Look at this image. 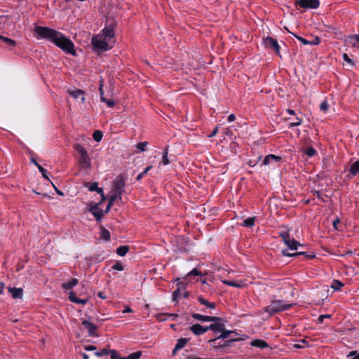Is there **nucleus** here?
I'll use <instances>...</instances> for the list:
<instances>
[{
	"label": "nucleus",
	"mask_w": 359,
	"mask_h": 359,
	"mask_svg": "<svg viewBox=\"0 0 359 359\" xmlns=\"http://www.w3.org/2000/svg\"><path fill=\"white\" fill-rule=\"evenodd\" d=\"M34 32L38 39L50 41L67 54L76 55L74 43L62 33L48 27L36 26Z\"/></svg>",
	"instance_id": "obj_1"
},
{
	"label": "nucleus",
	"mask_w": 359,
	"mask_h": 359,
	"mask_svg": "<svg viewBox=\"0 0 359 359\" xmlns=\"http://www.w3.org/2000/svg\"><path fill=\"white\" fill-rule=\"evenodd\" d=\"M73 147L79 154L77 161L79 166L83 169H90L91 168V159L84 147L81 144H75Z\"/></svg>",
	"instance_id": "obj_2"
},
{
	"label": "nucleus",
	"mask_w": 359,
	"mask_h": 359,
	"mask_svg": "<svg viewBox=\"0 0 359 359\" xmlns=\"http://www.w3.org/2000/svg\"><path fill=\"white\" fill-rule=\"evenodd\" d=\"M292 306V304H285L282 300H273L270 305L266 307V312L269 314L276 313L290 309Z\"/></svg>",
	"instance_id": "obj_3"
},
{
	"label": "nucleus",
	"mask_w": 359,
	"mask_h": 359,
	"mask_svg": "<svg viewBox=\"0 0 359 359\" xmlns=\"http://www.w3.org/2000/svg\"><path fill=\"white\" fill-rule=\"evenodd\" d=\"M279 236L282 238L284 243L291 250H297L298 246L302 245L294 238H291L288 231H284L278 233Z\"/></svg>",
	"instance_id": "obj_4"
},
{
	"label": "nucleus",
	"mask_w": 359,
	"mask_h": 359,
	"mask_svg": "<svg viewBox=\"0 0 359 359\" xmlns=\"http://www.w3.org/2000/svg\"><path fill=\"white\" fill-rule=\"evenodd\" d=\"M126 177L123 175H118L113 182V191L118 194L119 199L121 200V195L126 185Z\"/></svg>",
	"instance_id": "obj_5"
},
{
	"label": "nucleus",
	"mask_w": 359,
	"mask_h": 359,
	"mask_svg": "<svg viewBox=\"0 0 359 359\" xmlns=\"http://www.w3.org/2000/svg\"><path fill=\"white\" fill-rule=\"evenodd\" d=\"M218 325H222V328H223L222 330L218 331V333H220V334L215 337V338L209 339L208 341V343H209V344L215 343L219 339H227L231 334H236V335H238V334L235 331L227 330L225 329V325H224V320L222 318H221V320L218 321Z\"/></svg>",
	"instance_id": "obj_6"
},
{
	"label": "nucleus",
	"mask_w": 359,
	"mask_h": 359,
	"mask_svg": "<svg viewBox=\"0 0 359 359\" xmlns=\"http://www.w3.org/2000/svg\"><path fill=\"white\" fill-rule=\"evenodd\" d=\"M92 44L96 51H106L110 48L105 39H102L99 36L93 37Z\"/></svg>",
	"instance_id": "obj_7"
},
{
	"label": "nucleus",
	"mask_w": 359,
	"mask_h": 359,
	"mask_svg": "<svg viewBox=\"0 0 359 359\" xmlns=\"http://www.w3.org/2000/svg\"><path fill=\"white\" fill-rule=\"evenodd\" d=\"M299 6L304 9H316L320 6L319 0H297L295 6Z\"/></svg>",
	"instance_id": "obj_8"
},
{
	"label": "nucleus",
	"mask_w": 359,
	"mask_h": 359,
	"mask_svg": "<svg viewBox=\"0 0 359 359\" xmlns=\"http://www.w3.org/2000/svg\"><path fill=\"white\" fill-rule=\"evenodd\" d=\"M141 355V351H136L129 354L127 357H121L117 351H113L111 352V359H140Z\"/></svg>",
	"instance_id": "obj_9"
},
{
	"label": "nucleus",
	"mask_w": 359,
	"mask_h": 359,
	"mask_svg": "<svg viewBox=\"0 0 359 359\" xmlns=\"http://www.w3.org/2000/svg\"><path fill=\"white\" fill-rule=\"evenodd\" d=\"M264 43L266 47L273 48L277 55H280V46L276 39L271 36H267L264 39Z\"/></svg>",
	"instance_id": "obj_10"
},
{
	"label": "nucleus",
	"mask_w": 359,
	"mask_h": 359,
	"mask_svg": "<svg viewBox=\"0 0 359 359\" xmlns=\"http://www.w3.org/2000/svg\"><path fill=\"white\" fill-rule=\"evenodd\" d=\"M81 324L88 330L90 337H98L99 334L95 332L97 326L87 320H82Z\"/></svg>",
	"instance_id": "obj_11"
},
{
	"label": "nucleus",
	"mask_w": 359,
	"mask_h": 359,
	"mask_svg": "<svg viewBox=\"0 0 359 359\" xmlns=\"http://www.w3.org/2000/svg\"><path fill=\"white\" fill-rule=\"evenodd\" d=\"M192 318L201 322L220 321L221 318L217 316H204L199 313H192Z\"/></svg>",
	"instance_id": "obj_12"
},
{
	"label": "nucleus",
	"mask_w": 359,
	"mask_h": 359,
	"mask_svg": "<svg viewBox=\"0 0 359 359\" xmlns=\"http://www.w3.org/2000/svg\"><path fill=\"white\" fill-rule=\"evenodd\" d=\"M212 323L208 326H203V333H205L208 330H211L214 334H217L218 331L222 330V325H218V321H212Z\"/></svg>",
	"instance_id": "obj_13"
},
{
	"label": "nucleus",
	"mask_w": 359,
	"mask_h": 359,
	"mask_svg": "<svg viewBox=\"0 0 359 359\" xmlns=\"http://www.w3.org/2000/svg\"><path fill=\"white\" fill-rule=\"evenodd\" d=\"M98 203H95L90 208V212L95 217L97 221L101 220L104 216V212L101 209L98 208Z\"/></svg>",
	"instance_id": "obj_14"
},
{
	"label": "nucleus",
	"mask_w": 359,
	"mask_h": 359,
	"mask_svg": "<svg viewBox=\"0 0 359 359\" xmlns=\"http://www.w3.org/2000/svg\"><path fill=\"white\" fill-rule=\"evenodd\" d=\"M240 339H237V338H234V339H227L226 340L223 344H221V343H218L217 344H215V343H212L210 344L211 346H212L213 349L214 350H219L220 348H224V347H227V346H231V344L234 342V341H239Z\"/></svg>",
	"instance_id": "obj_15"
},
{
	"label": "nucleus",
	"mask_w": 359,
	"mask_h": 359,
	"mask_svg": "<svg viewBox=\"0 0 359 359\" xmlns=\"http://www.w3.org/2000/svg\"><path fill=\"white\" fill-rule=\"evenodd\" d=\"M85 187L88 188L89 191H97L98 194L101 195L102 199H104L103 189L102 188L98 187L97 182H87L85 184Z\"/></svg>",
	"instance_id": "obj_16"
},
{
	"label": "nucleus",
	"mask_w": 359,
	"mask_h": 359,
	"mask_svg": "<svg viewBox=\"0 0 359 359\" xmlns=\"http://www.w3.org/2000/svg\"><path fill=\"white\" fill-rule=\"evenodd\" d=\"M189 340V338L179 339L177 341V344H175L174 349L172 350V354L175 355L179 350L183 348L186 346Z\"/></svg>",
	"instance_id": "obj_17"
},
{
	"label": "nucleus",
	"mask_w": 359,
	"mask_h": 359,
	"mask_svg": "<svg viewBox=\"0 0 359 359\" xmlns=\"http://www.w3.org/2000/svg\"><path fill=\"white\" fill-rule=\"evenodd\" d=\"M67 93L69 95L73 97L74 99H78V98L81 97V102H85L86 98L84 96L85 93L83 90H80V89L68 90Z\"/></svg>",
	"instance_id": "obj_18"
},
{
	"label": "nucleus",
	"mask_w": 359,
	"mask_h": 359,
	"mask_svg": "<svg viewBox=\"0 0 359 359\" xmlns=\"http://www.w3.org/2000/svg\"><path fill=\"white\" fill-rule=\"evenodd\" d=\"M69 299L73 302V303H75V304H82V305H84L86 304L88 301V299H79L76 297V294H75V292H70L69 294Z\"/></svg>",
	"instance_id": "obj_19"
},
{
	"label": "nucleus",
	"mask_w": 359,
	"mask_h": 359,
	"mask_svg": "<svg viewBox=\"0 0 359 359\" xmlns=\"http://www.w3.org/2000/svg\"><path fill=\"white\" fill-rule=\"evenodd\" d=\"M281 160V157L273 154H269L265 156L262 165H269L271 161L279 162Z\"/></svg>",
	"instance_id": "obj_20"
},
{
	"label": "nucleus",
	"mask_w": 359,
	"mask_h": 359,
	"mask_svg": "<svg viewBox=\"0 0 359 359\" xmlns=\"http://www.w3.org/2000/svg\"><path fill=\"white\" fill-rule=\"evenodd\" d=\"M8 291L14 299H21L23 296L22 288L8 287Z\"/></svg>",
	"instance_id": "obj_21"
},
{
	"label": "nucleus",
	"mask_w": 359,
	"mask_h": 359,
	"mask_svg": "<svg viewBox=\"0 0 359 359\" xmlns=\"http://www.w3.org/2000/svg\"><path fill=\"white\" fill-rule=\"evenodd\" d=\"M198 301L201 304L205 306L208 309H215L216 307V304L215 302H210L202 296L198 297Z\"/></svg>",
	"instance_id": "obj_22"
},
{
	"label": "nucleus",
	"mask_w": 359,
	"mask_h": 359,
	"mask_svg": "<svg viewBox=\"0 0 359 359\" xmlns=\"http://www.w3.org/2000/svg\"><path fill=\"white\" fill-rule=\"evenodd\" d=\"M79 283V280L77 278H72L69 282L64 283L62 285V288L65 290H69L72 289L75 285H76Z\"/></svg>",
	"instance_id": "obj_23"
},
{
	"label": "nucleus",
	"mask_w": 359,
	"mask_h": 359,
	"mask_svg": "<svg viewBox=\"0 0 359 359\" xmlns=\"http://www.w3.org/2000/svg\"><path fill=\"white\" fill-rule=\"evenodd\" d=\"M189 330L196 336H199V335H201L203 334V325H201L198 323L192 325L189 327Z\"/></svg>",
	"instance_id": "obj_24"
},
{
	"label": "nucleus",
	"mask_w": 359,
	"mask_h": 359,
	"mask_svg": "<svg viewBox=\"0 0 359 359\" xmlns=\"http://www.w3.org/2000/svg\"><path fill=\"white\" fill-rule=\"evenodd\" d=\"M250 344L252 346L260 348H262V349L269 346L268 344L265 341H264L262 339H255V340H253L250 343Z\"/></svg>",
	"instance_id": "obj_25"
},
{
	"label": "nucleus",
	"mask_w": 359,
	"mask_h": 359,
	"mask_svg": "<svg viewBox=\"0 0 359 359\" xmlns=\"http://www.w3.org/2000/svg\"><path fill=\"white\" fill-rule=\"evenodd\" d=\"M349 173L351 175H356L359 173V161H356L353 162L351 165L348 170Z\"/></svg>",
	"instance_id": "obj_26"
},
{
	"label": "nucleus",
	"mask_w": 359,
	"mask_h": 359,
	"mask_svg": "<svg viewBox=\"0 0 359 359\" xmlns=\"http://www.w3.org/2000/svg\"><path fill=\"white\" fill-rule=\"evenodd\" d=\"M255 217H250L243 220L241 225L243 226L247 227V228H251L255 226Z\"/></svg>",
	"instance_id": "obj_27"
},
{
	"label": "nucleus",
	"mask_w": 359,
	"mask_h": 359,
	"mask_svg": "<svg viewBox=\"0 0 359 359\" xmlns=\"http://www.w3.org/2000/svg\"><path fill=\"white\" fill-rule=\"evenodd\" d=\"M100 238L107 241L110 240V232L104 226L100 227Z\"/></svg>",
	"instance_id": "obj_28"
},
{
	"label": "nucleus",
	"mask_w": 359,
	"mask_h": 359,
	"mask_svg": "<svg viewBox=\"0 0 359 359\" xmlns=\"http://www.w3.org/2000/svg\"><path fill=\"white\" fill-rule=\"evenodd\" d=\"M129 251V247L128 245H121L116 248V252L118 255L123 257Z\"/></svg>",
	"instance_id": "obj_29"
},
{
	"label": "nucleus",
	"mask_w": 359,
	"mask_h": 359,
	"mask_svg": "<svg viewBox=\"0 0 359 359\" xmlns=\"http://www.w3.org/2000/svg\"><path fill=\"white\" fill-rule=\"evenodd\" d=\"M223 283L226 285L233 286V287H235L237 288H241L244 286V284L242 282H236V281L230 280H224Z\"/></svg>",
	"instance_id": "obj_30"
},
{
	"label": "nucleus",
	"mask_w": 359,
	"mask_h": 359,
	"mask_svg": "<svg viewBox=\"0 0 359 359\" xmlns=\"http://www.w3.org/2000/svg\"><path fill=\"white\" fill-rule=\"evenodd\" d=\"M102 34L104 36V39H111L114 37V30L109 27H105L102 29Z\"/></svg>",
	"instance_id": "obj_31"
},
{
	"label": "nucleus",
	"mask_w": 359,
	"mask_h": 359,
	"mask_svg": "<svg viewBox=\"0 0 359 359\" xmlns=\"http://www.w3.org/2000/svg\"><path fill=\"white\" fill-rule=\"evenodd\" d=\"M168 147L166 146L163 149V156H162V164L163 165H167L170 163V161L168 157Z\"/></svg>",
	"instance_id": "obj_32"
},
{
	"label": "nucleus",
	"mask_w": 359,
	"mask_h": 359,
	"mask_svg": "<svg viewBox=\"0 0 359 359\" xmlns=\"http://www.w3.org/2000/svg\"><path fill=\"white\" fill-rule=\"evenodd\" d=\"M0 39L7 46H11V47H15L16 46V41L11 39H9V38H7V37H5V36H1L0 35Z\"/></svg>",
	"instance_id": "obj_33"
},
{
	"label": "nucleus",
	"mask_w": 359,
	"mask_h": 359,
	"mask_svg": "<svg viewBox=\"0 0 359 359\" xmlns=\"http://www.w3.org/2000/svg\"><path fill=\"white\" fill-rule=\"evenodd\" d=\"M303 119L297 116H296L295 118L294 119V121L290 122L288 124V127L290 128L299 126L302 123Z\"/></svg>",
	"instance_id": "obj_34"
},
{
	"label": "nucleus",
	"mask_w": 359,
	"mask_h": 359,
	"mask_svg": "<svg viewBox=\"0 0 359 359\" xmlns=\"http://www.w3.org/2000/svg\"><path fill=\"white\" fill-rule=\"evenodd\" d=\"M349 42L353 47L359 48V37L355 34L349 37Z\"/></svg>",
	"instance_id": "obj_35"
},
{
	"label": "nucleus",
	"mask_w": 359,
	"mask_h": 359,
	"mask_svg": "<svg viewBox=\"0 0 359 359\" xmlns=\"http://www.w3.org/2000/svg\"><path fill=\"white\" fill-rule=\"evenodd\" d=\"M113 351H115L114 349H111V350H107V348H103L100 351H96L95 353V355L97 357H102L103 355H108V354H110V356H111V352Z\"/></svg>",
	"instance_id": "obj_36"
},
{
	"label": "nucleus",
	"mask_w": 359,
	"mask_h": 359,
	"mask_svg": "<svg viewBox=\"0 0 359 359\" xmlns=\"http://www.w3.org/2000/svg\"><path fill=\"white\" fill-rule=\"evenodd\" d=\"M344 286V283L339 280H334L331 285V287L334 290H339Z\"/></svg>",
	"instance_id": "obj_37"
},
{
	"label": "nucleus",
	"mask_w": 359,
	"mask_h": 359,
	"mask_svg": "<svg viewBox=\"0 0 359 359\" xmlns=\"http://www.w3.org/2000/svg\"><path fill=\"white\" fill-rule=\"evenodd\" d=\"M304 153L306 154L309 157H313L316 154V150L313 147H309L305 149Z\"/></svg>",
	"instance_id": "obj_38"
},
{
	"label": "nucleus",
	"mask_w": 359,
	"mask_h": 359,
	"mask_svg": "<svg viewBox=\"0 0 359 359\" xmlns=\"http://www.w3.org/2000/svg\"><path fill=\"white\" fill-rule=\"evenodd\" d=\"M102 133L100 130H95L93 134V137L95 142H100L102 138Z\"/></svg>",
	"instance_id": "obj_39"
},
{
	"label": "nucleus",
	"mask_w": 359,
	"mask_h": 359,
	"mask_svg": "<svg viewBox=\"0 0 359 359\" xmlns=\"http://www.w3.org/2000/svg\"><path fill=\"white\" fill-rule=\"evenodd\" d=\"M148 145V142H140L136 144V148L140 151H144L146 150V147Z\"/></svg>",
	"instance_id": "obj_40"
},
{
	"label": "nucleus",
	"mask_w": 359,
	"mask_h": 359,
	"mask_svg": "<svg viewBox=\"0 0 359 359\" xmlns=\"http://www.w3.org/2000/svg\"><path fill=\"white\" fill-rule=\"evenodd\" d=\"M152 168V165H149V166H147L144 170L143 172H142L141 173H140L137 177V180H140L141 179L143 178V177Z\"/></svg>",
	"instance_id": "obj_41"
},
{
	"label": "nucleus",
	"mask_w": 359,
	"mask_h": 359,
	"mask_svg": "<svg viewBox=\"0 0 359 359\" xmlns=\"http://www.w3.org/2000/svg\"><path fill=\"white\" fill-rule=\"evenodd\" d=\"M101 101L105 102L109 107H113L115 105V102L113 100H107L104 96L101 97Z\"/></svg>",
	"instance_id": "obj_42"
},
{
	"label": "nucleus",
	"mask_w": 359,
	"mask_h": 359,
	"mask_svg": "<svg viewBox=\"0 0 359 359\" xmlns=\"http://www.w3.org/2000/svg\"><path fill=\"white\" fill-rule=\"evenodd\" d=\"M347 357L349 359H359V353L357 351H352L349 352Z\"/></svg>",
	"instance_id": "obj_43"
},
{
	"label": "nucleus",
	"mask_w": 359,
	"mask_h": 359,
	"mask_svg": "<svg viewBox=\"0 0 359 359\" xmlns=\"http://www.w3.org/2000/svg\"><path fill=\"white\" fill-rule=\"evenodd\" d=\"M180 294H181L180 290L178 287L172 293V301L173 302H177Z\"/></svg>",
	"instance_id": "obj_44"
},
{
	"label": "nucleus",
	"mask_w": 359,
	"mask_h": 359,
	"mask_svg": "<svg viewBox=\"0 0 359 359\" xmlns=\"http://www.w3.org/2000/svg\"><path fill=\"white\" fill-rule=\"evenodd\" d=\"M302 252L290 253L287 250H282V255L286 257H297L299 256Z\"/></svg>",
	"instance_id": "obj_45"
},
{
	"label": "nucleus",
	"mask_w": 359,
	"mask_h": 359,
	"mask_svg": "<svg viewBox=\"0 0 359 359\" xmlns=\"http://www.w3.org/2000/svg\"><path fill=\"white\" fill-rule=\"evenodd\" d=\"M112 269L116 271H123L124 269V266L120 262H116L113 266Z\"/></svg>",
	"instance_id": "obj_46"
},
{
	"label": "nucleus",
	"mask_w": 359,
	"mask_h": 359,
	"mask_svg": "<svg viewBox=\"0 0 359 359\" xmlns=\"http://www.w3.org/2000/svg\"><path fill=\"white\" fill-rule=\"evenodd\" d=\"M329 108V104L327 103V100H324L321 102L320 105V110L323 111L324 112H326Z\"/></svg>",
	"instance_id": "obj_47"
},
{
	"label": "nucleus",
	"mask_w": 359,
	"mask_h": 359,
	"mask_svg": "<svg viewBox=\"0 0 359 359\" xmlns=\"http://www.w3.org/2000/svg\"><path fill=\"white\" fill-rule=\"evenodd\" d=\"M302 254L299 255H304L306 259H312L316 257L315 254L313 253H309L306 252H301Z\"/></svg>",
	"instance_id": "obj_48"
},
{
	"label": "nucleus",
	"mask_w": 359,
	"mask_h": 359,
	"mask_svg": "<svg viewBox=\"0 0 359 359\" xmlns=\"http://www.w3.org/2000/svg\"><path fill=\"white\" fill-rule=\"evenodd\" d=\"M114 193L113 194H111L110 196H109V202L110 203H114V202L117 200L118 198H119V196H118V194L116 191H114Z\"/></svg>",
	"instance_id": "obj_49"
},
{
	"label": "nucleus",
	"mask_w": 359,
	"mask_h": 359,
	"mask_svg": "<svg viewBox=\"0 0 359 359\" xmlns=\"http://www.w3.org/2000/svg\"><path fill=\"white\" fill-rule=\"evenodd\" d=\"M300 42H302L304 45H310V41H308L307 39L300 36H297L294 34H292Z\"/></svg>",
	"instance_id": "obj_50"
},
{
	"label": "nucleus",
	"mask_w": 359,
	"mask_h": 359,
	"mask_svg": "<svg viewBox=\"0 0 359 359\" xmlns=\"http://www.w3.org/2000/svg\"><path fill=\"white\" fill-rule=\"evenodd\" d=\"M201 274V271H199L196 268H194V269H192L190 272H189L187 273V276H200Z\"/></svg>",
	"instance_id": "obj_51"
},
{
	"label": "nucleus",
	"mask_w": 359,
	"mask_h": 359,
	"mask_svg": "<svg viewBox=\"0 0 359 359\" xmlns=\"http://www.w3.org/2000/svg\"><path fill=\"white\" fill-rule=\"evenodd\" d=\"M343 59H344V61L348 62L351 66H354L355 65V63L353 62V61L351 59L349 58L348 55L346 53H344L343 54Z\"/></svg>",
	"instance_id": "obj_52"
},
{
	"label": "nucleus",
	"mask_w": 359,
	"mask_h": 359,
	"mask_svg": "<svg viewBox=\"0 0 359 359\" xmlns=\"http://www.w3.org/2000/svg\"><path fill=\"white\" fill-rule=\"evenodd\" d=\"M39 170L41 173L42 177L43 178L46 179V180H48V171L45 168H43V167H41Z\"/></svg>",
	"instance_id": "obj_53"
},
{
	"label": "nucleus",
	"mask_w": 359,
	"mask_h": 359,
	"mask_svg": "<svg viewBox=\"0 0 359 359\" xmlns=\"http://www.w3.org/2000/svg\"><path fill=\"white\" fill-rule=\"evenodd\" d=\"M314 195H316V197H317L319 200H320L322 202H325V199L323 198V194H322L320 191H314Z\"/></svg>",
	"instance_id": "obj_54"
},
{
	"label": "nucleus",
	"mask_w": 359,
	"mask_h": 359,
	"mask_svg": "<svg viewBox=\"0 0 359 359\" xmlns=\"http://www.w3.org/2000/svg\"><path fill=\"white\" fill-rule=\"evenodd\" d=\"M331 317L330 315H328V314H326V315H320L318 318V322L319 323H323V320H325V318H330Z\"/></svg>",
	"instance_id": "obj_55"
},
{
	"label": "nucleus",
	"mask_w": 359,
	"mask_h": 359,
	"mask_svg": "<svg viewBox=\"0 0 359 359\" xmlns=\"http://www.w3.org/2000/svg\"><path fill=\"white\" fill-rule=\"evenodd\" d=\"M320 42V39L318 36H316L313 41H310V45H318Z\"/></svg>",
	"instance_id": "obj_56"
},
{
	"label": "nucleus",
	"mask_w": 359,
	"mask_h": 359,
	"mask_svg": "<svg viewBox=\"0 0 359 359\" xmlns=\"http://www.w3.org/2000/svg\"><path fill=\"white\" fill-rule=\"evenodd\" d=\"M84 349L88 351H94V350H96V346H93V345H87V346H84Z\"/></svg>",
	"instance_id": "obj_57"
},
{
	"label": "nucleus",
	"mask_w": 359,
	"mask_h": 359,
	"mask_svg": "<svg viewBox=\"0 0 359 359\" xmlns=\"http://www.w3.org/2000/svg\"><path fill=\"white\" fill-rule=\"evenodd\" d=\"M340 223V219L339 218H337L334 219L332 222L333 226L336 230H338L337 225Z\"/></svg>",
	"instance_id": "obj_58"
},
{
	"label": "nucleus",
	"mask_w": 359,
	"mask_h": 359,
	"mask_svg": "<svg viewBox=\"0 0 359 359\" xmlns=\"http://www.w3.org/2000/svg\"><path fill=\"white\" fill-rule=\"evenodd\" d=\"M218 132V126H216L214 130L212 131V133L208 135V137H212L216 135V134Z\"/></svg>",
	"instance_id": "obj_59"
},
{
	"label": "nucleus",
	"mask_w": 359,
	"mask_h": 359,
	"mask_svg": "<svg viewBox=\"0 0 359 359\" xmlns=\"http://www.w3.org/2000/svg\"><path fill=\"white\" fill-rule=\"evenodd\" d=\"M236 119V116L233 114H231L228 118H227V121L229 122H232L234 120Z\"/></svg>",
	"instance_id": "obj_60"
},
{
	"label": "nucleus",
	"mask_w": 359,
	"mask_h": 359,
	"mask_svg": "<svg viewBox=\"0 0 359 359\" xmlns=\"http://www.w3.org/2000/svg\"><path fill=\"white\" fill-rule=\"evenodd\" d=\"M97 296H98L100 299H107V296H106V295H105V294H104V292H98Z\"/></svg>",
	"instance_id": "obj_61"
},
{
	"label": "nucleus",
	"mask_w": 359,
	"mask_h": 359,
	"mask_svg": "<svg viewBox=\"0 0 359 359\" xmlns=\"http://www.w3.org/2000/svg\"><path fill=\"white\" fill-rule=\"evenodd\" d=\"M286 112L292 116L297 115L295 111H294L293 109H286Z\"/></svg>",
	"instance_id": "obj_62"
},
{
	"label": "nucleus",
	"mask_w": 359,
	"mask_h": 359,
	"mask_svg": "<svg viewBox=\"0 0 359 359\" xmlns=\"http://www.w3.org/2000/svg\"><path fill=\"white\" fill-rule=\"evenodd\" d=\"M5 288V285L4 283H0V294L4 293V290Z\"/></svg>",
	"instance_id": "obj_63"
},
{
	"label": "nucleus",
	"mask_w": 359,
	"mask_h": 359,
	"mask_svg": "<svg viewBox=\"0 0 359 359\" xmlns=\"http://www.w3.org/2000/svg\"><path fill=\"white\" fill-rule=\"evenodd\" d=\"M187 359H205V358H198L193 355H189L187 356Z\"/></svg>",
	"instance_id": "obj_64"
}]
</instances>
